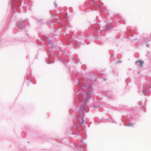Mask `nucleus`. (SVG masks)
<instances>
[{"mask_svg": "<svg viewBox=\"0 0 151 151\" xmlns=\"http://www.w3.org/2000/svg\"><path fill=\"white\" fill-rule=\"evenodd\" d=\"M143 63V62L142 60H138L136 62L135 64L139 67L140 66L141 67H142Z\"/></svg>", "mask_w": 151, "mask_h": 151, "instance_id": "obj_1", "label": "nucleus"}, {"mask_svg": "<svg viewBox=\"0 0 151 151\" xmlns=\"http://www.w3.org/2000/svg\"><path fill=\"white\" fill-rule=\"evenodd\" d=\"M54 6L55 7H57L58 6V5L56 3H54Z\"/></svg>", "mask_w": 151, "mask_h": 151, "instance_id": "obj_2", "label": "nucleus"}, {"mask_svg": "<svg viewBox=\"0 0 151 151\" xmlns=\"http://www.w3.org/2000/svg\"><path fill=\"white\" fill-rule=\"evenodd\" d=\"M83 122H82L81 123V125H82L83 124Z\"/></svg>", "mask_w": 151, "mask_h": 151, "instance_id": "obj_3", "label": "nucleus"}]
</instances>
